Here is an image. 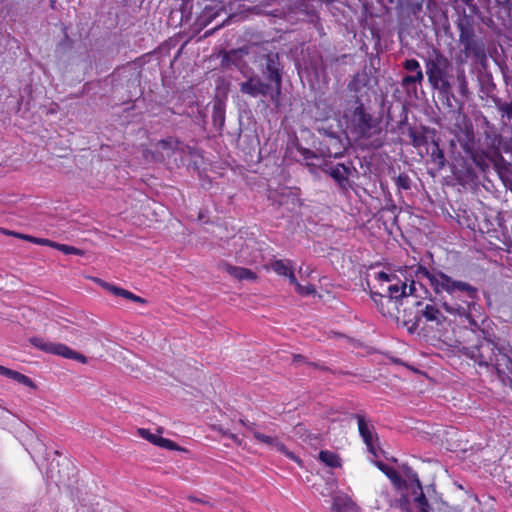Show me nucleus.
<instances>
[{
  "label": "nucleus",
  "instance_id": "obj_1",
  "mask_svg": "<svg viewBox=\"0 0 512 512\" xmlns=\"http://www.w3.org/2000/svg\"><path fill=\"white\" fill-rule=\"evenodd\" d=\"M418 277H425L434 295L439 297L441 308L460 328L472 325L476 320L472 317V308L478 300V289L470 283L457 280L437 268L418 266Z\"/></svg>",
  "mask_w": 512,
  "mask_h": 512
},
{
  "label": "nucleus",
  "instance_id": "obj_2",
  "mask_svg": "<svg viewBox=\"0 0 512 512\" xmlns=\"http://www.w3.org/2000/svg\"><path fill=\"white\" fill-rule=\"evenodd\" d=\"M451 133L459 143L461 152H454L453 173L461 180L476 176V168L485 172L489 168V157L476 148L475 133L470 118L460 110L455 113Z\"/></svg>",
  "mask_w": 512,
  "mask_h": 512
},
{
  "label": "nucleus",
  "instance_id": "obj_3",
  "mask_svg": "<svg viewBox=\"0 0 512 512\" xmlns=\"http://www.w3.org/2000/svg\"><path fill=\"white\" fill-rule=\"evenodd\" d=\"M460 351L470 358L479 367L491 369L498 374L502 361L500 358H509V350L487 337V332L476 322L472 325L459 328V335L456 336Z\"/></svg>",
  "mask_w": 512,
  "mask_h": 512
},
{
  "label": "nucleus",
  "instance_id": "obj_4",
  "mask_svg": "<svg viewBox=\"0 0 512 512\" xmlns=\"http://www.w3.org/2000/svg\"><path fill=\"white\" fill-rule=\"evenodd\" d=\"M347 128L357 140H370L382 133L381 118L374 117L365 107L360 97H356L354 106L345 112Z\"/></svg>",
  "mask_w": 512,
  "mask_h": 512
},
{
  "label": "nucleus",
  "instance_id": "obj_5",
  "mask_svg": "<svg viewBox=\"0 0 512 512\" xmlns=\"http://www.w3.org/2000/svg\"><path fill=\"white\" fill-rule=\"evenodd\" d=\"M426 75L430 86L438 91L439 96L452 107L451 99L454 97L451 84L452 63L440 52L425 60Z\"/></svg>",
  "mask_w": 512,
  "mask_h": 512
},
{
  "label": "nucleus",
  "instance_id": "obj_6",
  "mask_svg": "<svg viewBox=\"0 0 512 512\" xmlns=\"http://www.w3.org/2000/svg\"><path fill=\"white\" fill-rule=\"evenodd\" d=\"M419 293H421V296L415 297L418 300L413 304L415 309L414 317L407 322H413V325L417 327L421 323H432L440 326L447 320L453 321L441 308L439 297L433 296L424 283L420 284Z\"/></svg>",
  "mask_w": 512,
  "mask_h": 512
},
{
  "label": "nucleus",
  "instance_id": "obj_7",
  "mask_svg": "<svg viewBox=\"0 0 512 512\" xmlns=\"http://www.w3.org/2000/svg\"><path fill=\"white\" fill-rule=\"evenodd\" d=\"M456 27L459 32L461 52L465 58H471L476 63L484 65L487 61L486 47L484 41L475 34L473 18L464 15L458 20Z\"/></svg>",
  "mask_w": 512,
  "mask_h": 512
},
{
  "label": "nucleus",
  "instance_id": "obj_8",
  "mask_svg": "<svg viewBox=\"0 0 512 512\" xmlns=\"http://www.w3.org/2000/svg\"><path fill=\"white\" fill-rule=\"evenodd\" d=\"M419 265L422 264L418 263L410 267V270L413 273L411 275V280L405 278V280L402 281L396 277V280L388 283L386 287V291L388 293L387 296L397 305L399 304L400 300L405 297L413 296L415 298L421 296V293H419L420 284H423L422 280H424L425 277H418L417 274Z\"/></svg>",
  "mask_w": 512,
  "mask_h": 512
},
{
  "label": "nucleus",
  "instance_id": "obj_9",
  "mask_svg": "<svg viewBox=\"0 0 512 512\" xmlns=\"http://www.w3.org/2000/svg\"><path fill=\"white\" fill-rule=\"evenodd\" d=\"M265 64L263 74L274 84V91L270 94L272 104L278 108L281 105L282 74L278 53L270 52L264 56Z\"/></svg>",
  "mask_w": 512,
  "mask_h": 512
},
{
  "label": "nucleus",
  "instance_id": "obj_10",
  "mask_svg": "<svg viewBox=\"0 0 512 512\" xmlns=\"http://www.w3.org/2000/svg\"><path fill=\"white\" fill-rule=\"evenodd\" d=\"M239 423L243 425L248 431H250L253 437L260 443H263L268 446H273L277 449L278 452L284 454L286 457L301 465V459L292 451H290L286 445L279 440L277 436H269L264 433H261L256 429V424L254 422H250L246 419H239Z\"/></svg>",
  "mask_w": 512,
  "mask_h": 512
},
{
  "label": "nucleus",
  "instance_id": "obj_11",
  "mask_svg": "<svg viewBox=\"0 0 512 512\" xmlns=\"http://www.w3.org/2000/svg\"><path fill=\"white\" fill-rule=\"evenodd\" d=\"M30 342L34 347L46 353L59 355L66 359H73L83 364L87 362L86 356H84L81 353H78L77 351L72 350L65 344L48 342L39 337L32 338Z\"/></svg>",
  "mask_w": 512,
  "mask_h": 512
},
{
  "label": "nucleus",
  "instance_id": "obj_12",
  "mask_svg": "<svg viewBox=\"0 0 512 512\" xmlns=\"http://www.w3.org/2000/svg\"><path fill=\"white\" fill-rule=\"evenodd\" d=\"M323 171L334 180L342 194H347L352 189L350 177L353 172H356V169L351 162L326 166Z\"/></svg>",
  "mask_w": 512,
  "mask_h": 512
},
{
  "label": "nucleus",
  "instance_id": "obj_13",
  "mask_svg": "<svg viewBox=\"0 0 512 512\" xmlns=\"http://www.w3.org/2000/svg\"><path fill=\"white\" fill-rule=\"evenodd\" d=\"M357 420L358 431L365 443L368 451L375 457L378 458V452L376 448V442L378 441V436L375 433L374 426L369 424L364 415L355 414L353 416Z\"/></svg>",
  "mask_w": 512,
  "mask_h": 512
},
{
  "label": "nucleus",
  "instance_id": "obj_14",
  "mask_svg": "<svg viewBox=\"0 0 512 512\" xmlns=\"http://www.w3.org/2000/svg\"><path fill=\"white\" fill-rule=\"evenodd\" d=\"M271 85L263 82L259 76L253 75L240 84V92L252 98L270 95Z\"/></svg>",
  "mask_w": 512,
  "mask_h": 512
},
{
  "label": "nucleus",
  "instance_id": "obj_15",
  "mask_svg": "<svg viewBox=\"0 0 512 512\" xmlns=\"http://www.w3.org/2000/svg\"><path fill=\"white\" fill-rule=\"evenodd\" d=\"M222 13H226L224 5L221 2H212L203 8L197 17L196 24L204 28Z\"/></svg>",
  "mask_w": 512,
  "mask_h": 512
},
{
  "label": "nucleus",
  "instance_id": "obj_16",
  "mask_svg": "<svg viewBox=\"0 0 512 512\" xmlns=\"http://www.w3.org/2000/svg\"><path fill=\"white\" fill-rule=\"evenodd\" d=\"M371 299L375 303L378 311L385 317H393L395 316L398 306L394 303L387 295H383L378 292L371 291L370 292Z\"/></svg>",
  "mask_w": 512,
  "mask_h": 512
},
{
  "label": "nucleus",
  "instance_id": "obj_17",
  "mask_svg": "<svg viewBox=\"0 0 512 512\" xmlns=\"http://www.w3.org/2000/svg\"><path fill=\"white\" fill-rule=\"evenodd\" d=\"M266 268L271 269L278 276L287 277L290 283H296L293 262L291 260L274 259Z\"/></svg>",
  "mask_w": 512,
  "mask_h": 512
},
{
  "label": "nucleus",
  "instance_id": "obj_18",
  "mask_svg": "<svg viewBox=\"0 0 512 512\" xmlns=\"http://www.w3.org/2000/svg\"><path fill=\"white\" fill-rule=\"evenodd\" d=\"M220 269L227 272L230 276L233 278L239 280V281H256L258 276L257 274L252 271L251 269L234 266L232 264H229L227 262H223L219 265Z\"/></svg>",
  "mask_w": 512,
  "mask_h": 512
},
{
  "label": "nucleus",
  "instance_id": "obj_19",
  "mask_svg": "<svg viewBox=\"0 0 512 512\" xmlns=\"http://www.w3.org/2000/svg\"><path fill=\"white\" fill-rule=\"evenodd\" d=\"M101 285L103 288H105L107 291L112 293L115 296L123 297L127 300H130L135 303L139 304H146L147 300L118 286H115L113 284L107 283V282H101Z\"/></svg>",
  "mask_w": 512,
  "mask_h": 512
},
{
  "label": "nucleus",
  "instance_id": "obj_20",
  "mask_svg": "<svg viewBox=\"0 0 512 512\" xmlns=\"http://www.w3.org/2000/svg\"><path fill=\"white\" fill-rule=\"evenodd\" d=\"M212 124L219 131L225 125V104L220 99H215L213 102Z\"/></svg>",
  "mask_w": 512,
  "mask_h": 512
},
{
  "label": "nucleus",
  "instance_id": "obj_21",
  "mask_svg": "<svg viewBox=\"0 0 512 512\" xmlns=\"http://www.w3.org/2000/svg\"><path fill=\"white\" fill-rule=\"evenodd\" d=\"M500 361L502 362L498 364L500 369L497 376L504 385L509 386L512 389V358H505L502 356Z\"/></svg>",
  "mask_w": 512,
  "mask_h": 512
},
{
  "label": "nucleus",
  "instance_id": "obj_22",
  "mask_svg": "<svg viewBox=\"0 0 512 512\" xmlns=\"http://www.w3.org/2000/svg\"><path fill=\"white\" fill-rule=\"evenodd\" d=\"M2 376L12 379L13 381H15L21 385L27 386L29 388H32V389L36 388V385L31 378H29L28 376H26L16 370H12L10 368L5 367V371L3 372Z\"/></svg>",
  "mask_w": 512,
  "mask_h": 512
},
{
  "label": "nucleus",
  "instance_id": "obj_23",
  "mask_svg": "<svg viewBox=\"0 0 512 512\" xmlns=\"http://www.w3.org/2000/svg\"><path fill=\"white\" fill-rule=\"evenodd\" d=\"M369 78L365 72L357 73L348 83V90L355 94L361 92V90L368 84Z\"/></svg>",
  "mask_w": 512,
  "mask_h": 512
},
{
  "label": "nucleus",
  "instance_id": "obj_24",
  "mask_svg": "<svg viewBox=\"0 0 512 512\" xmlns=\"http://www.w3.org/2000/svg\"><path fill=\"white\" fill-rule=\"evenodd\" d=\"M179 145V140L173 137H168L167 139L159 140L156 143V148L157 150L164 152L167 157H170L174 153V151L178 149Z\"/></svg>",
  "mask_w": 512,
  "mask_h": 512
},
{
  "label": "nucleus",
  "instance_id": "obj_25",
  "mask_svg": "<svg viewBox=\"0 0 512 512\" xmlns=\"http://www.w3.org/2000/svg\"><path fill=\"white\" fill-rule=\"evenodd\" d=\"M319 460L330 468L341 467V458L339 455L329 450H321L319 452Z\"/></svg>",
  "mask_w": 512,
  "mask_h": 512
},
{
  "label": "nucleus",
  "instance_id": "obj_26",
  "mask_svg": "<svg viewBox=\"0 0 512 512\" xmlns=\"http://www.w3.org/2000/svg\"><path fill=\"white\" fill-rule=\"evenodd\" d=\"M426 127H422V131H418L413 127L408 129V135L411 140V144L415 148H419L427 144V137L425 134Z\"/></svg>",
  "mask_w": 512,
  "mask_h": 512
},
{
  "label": "nucleus",
  "instance_id": "obj_27",
  "mask_svg": "<svg viewBox=\"0 0 512 512\" xmlns=\"http://www.w3.org/2000/svg\"><path fill=\"white\" fill-rule=\"evenodd\" d=\"M431 161L438 167V169H442L445 167L446 159L444 156L443 150L440 148L438 142H433V147L430 153Z\"/></svg>",
  "mask_w": 512,
  "mask_h": 512
},
{
  "label": "nucleus",
  "instance_id": "obj_28",
  "mask_svg": "<svg viewBox=\"0 0 512 512\" xmlns=\"http://www.w3.org/2000/svg\"><path fill=\"white\" fill-rule=\"evenodd\" d=\"M456 81L458 84V90L462 97L468 98L469 88L465 70L463 68L457 69Z\"/></svg>",
  "mask_w": 512,
  "mask_h": 512
},
{
  "label": "nucleus",
  "instance_id": "obj_29",
  "mask_svg": "<svg viewBox=\"0 0 512 512\" xmlns=\"http://www.w3.org/2000/svg\"><path fill=\"white\" fill-rule=\"evenodd\" d=\"M495 106L502 119L512 121V101L498 99L495 101Z\"/></svg>",
  "mask_w": 512,
  "mask_h": 512
},
{
  "label": "nucleus",
  "instance_id": "obj_30",
  "mask_svg": "<svg viewBox=\"0 0 512 512\" xmlns=\"http://www.w3.org/2000/svg\"><path fill=\"white\" fill-rule=\"evenodd\" d=\"M423 79V71L422 69H419L413 72V74L404 76L401 81V86L408 89L411 85L421 84L423 82Z\"/></svg>",
  "mask_w": 512,
  "mask_h": 512
},
{
  "label": "nucleus",
  "instance_id": "obj_31",
  "mask_svg": "<svg viewBox=\"0 0 512 512\" xmlns=\"http://www.w3.org/2000/svg\"><path fill=\"white\" fill-rule=\"evenodd\" d=\"M12 234L14 236L18 237V238L27 240V241H29L31 243L39 244V245H44V246H49V247H52V248H55V245L57 244V242H54L52 240L45 239V238H37V237H34V236L20 234V233H12Z\"/></svg>",
  "mask_w": 512,
  "mask_h": 512
},
{
  "label": "nucleus",
  "instance_id": "obj_32",
  "mask_svg": "<svg viewBox=\"0 0 512 512\" xmlns=\"http://www.w3.org/2000/svg\"><path fill=\"white\" fill-rule=\"evenodd\" d=\"M55 249L61 251L65 255H78V256H83L84 255V251L83 250H81V249H79L77 247H74V246L67 245V244L57 243L55 245Z\"/></svg>",
  "mask_w": 512,
  "mask_h": 512
},
{
  "label": "nucleus",
  "instance_id": "obj_33",
  "mask_svg": "<svg viewBox=\"0 0 512 512\" xmlns=\"http://www.w3.org/2000/svg\"><path fill=\"white\" fill-rule=\"evenodd\" d=\"M395 185L398 189L409 190L411 188V179L406 173H401L395 178Z\"/></svg>",
  "mask_w": 512,
  "mask_h": 512
},
{
  "label": "nucleus",
  "instance_id": "obj_34",
  "mask_svg": "<svg viewBox=\"0 0 512 512\" xmlns=\"http://www.w3.org/2000/svg\"><path fill=\"white\" fill-rule=\"evenodd\" d=\"M295 286L296 292L301 296H309L316 293L315 287L311 284L303 286L297 280L296 283H291Z\"/></svg>",
  "mask_w": 512,
  "mask_h": 512
},
{
  "label": "nucleus",
  "instance_id": "obj_35",
  "mask_svg": "<svg viewBox=\"0 0 512 512\" xmlns=\"http://www.w3.org/2000/svg\"><path fill=\"white\" fill-rule=\"evenodd\" d=\"M376 466L383 472L385 473L391 480L393 481H397L399 479V474L398 472L387 466L386 464H384L383 462L381 461H377L376 462Z\"/></svg>",
  "mask_w": 512,
  "mask_h": 512
},
{
  "label": "nucleus",
  "instance_id": "obj_36",
  "mask_svg": "<svg viewBox=\"0 0 512 512\" xmlns=\"http://www.w3.org/2000/svg\"><path fill=\"white\" fill-rule=\"evenodd\" d=\"M138 434L145 440L149 441L150 443L154 445H158V439L161 438V436L151 433L148 429L140 428L138 429Z\"/></svg>",
  "mask_w": 512,
  "mask_h": 512
},
{
  "label": "nucleus",
  "instance_id": "obj_37",
  "mask_svg": "<svg viewBox=\"0 0 512 512\" xmlns=\"http://www.w3.org/2000/svg\"><path fill=\"white\" fill-rule=\"evenodd\" d=\"M157 446L164 448V449L172 450V451L181 450V448L177 445V443H175L174 441H172L170 439L163 438L162 436L160 439H158Z\"/></svg>",
  "mask_w": 512,
  "mask_h": 512
},
{
  "label": "nucleus",
  "instance_id": "obj_38",
  "mask_svg": "<svg viewBox=\"0 0 512 512\" xmlns=\"http://www.w3.org/2000/svg\"><path fill=\"white\" fill-rule=\"evenodd\" d=\"M403 68L408 71V72H415L419 69H421V66H420V63L418 60L414 59V58H411V59H406L404 62H403Z\"/></svg>",
  "mask_w": 512,
  "mask_h": 512
},
{
  "label": "nucleus",
  "instance_id": "obj_39",
  "mask_svg": "<svg viewBox=\"0 0 512 512\" xmlns=\"http://www.w3.org/2000/svg\"><path fill=\"white\" fill-rule=\"evenodd\" d=\"M396 275L395 274H388L386 272H379L377 273V276H376V279L381 282V284H383L384 282L386 283H390V282H393L394 280H396Z\"/></svg>",
  "mask_w": 512,
  "mask_h": 512
},
{
  "label": "nucleus",
  "instance_id": "obj_40",
  "mask_svg": "<svg viewBox=\"0 0 512 512\" xmlns=\"http://www.w3.org/2000/svg\"><path fill=\"white\" fill-rule=\"evenodd\" d=\"M294 431H295V434L301 438L308 436V431H307L306 427L301 423H298L297 425H295Z\"/></svg>",
  "mask_w": 512,
  "mask_h": 512
},
{
  "label": "nucleus",
  "instance_id": "obj_41",
  "mask_svg": "<svg viewBox=\"0 0 512 512\" xmlns=\"http://www.w3.org/2000/svg\"><path fill=\"white\" fill-rule=\"evenodd\" d=\"M51 478H55V482L57 483V485H61V484H65L66 480L69 478V476L67 475L66 477L61 475L60 474V471H58V476L55 477V475L53 474V468L51 469Z\"/></svg>",
  "mask_w": 512,
  "mask_h": 512
},
{
  "label": "nucleus",
  "instance_id": "obj_42",
  "mask_svg": "<svg viewBox=\"0 0 512 512\" xmlns=\"http://www.w3.org/2000/svg\"><path fill=\"white\" fill-rule=\"evenodd\" d=\"M235 53H236V50H231L229 52H224V54L222 56V60H221L222 66H228V63L230 61V55L231 54H235Z\"/></svg>",
  "mask_w": 512,
  "mask_h": 512
},
{
  "label": "nucleus",
  "instance_id": "obj_43",
  "mask_svg": "<svg viewBox=\"0 0 512 512\" xmlns=\"http://www.w3.org/2000/svg\"><path fill=\"white\" fill-rule=\"evenodd\" d=\"M228 438L233 441L237 446H241L243 444V439L240 438L237 434L230 433Z\"/></svg>",
  "mask_w": 512,
  "mask_h": 512
},
{
  "label": "nucleus",
  "instance_id": "obj_44",
  "mask_svg": "<svg viewBox=\"0 0 512 512\" xmlns=\"http://www.w3.org/2000/svg\"><path fill=\"white\" fill-rule=\"evenodd\" d=\"M225 22L226 21H223L221 24L217 25L215 28L206 31L205 34H204V37H208V36L212 35L216 30H218L219 28L223 27Z\"/></svg>",
  "mask_w": 512,
  "mask_h": 512
},
{
  "label": "nucleus",
  "instance_id": "obj_45",
  "mask_svg": "<svg viewBox=\"0 0 512 512\" xmlns=\"http://www.w3.org/2000/svg\"><path fill=\"white\" fill-rule=\"evenodd\" d=\"M384 144V141L383 139H380V138H376L373 140V142L371 143L372 147L374 148H380L382 147Z\"/></svg>",
  "mask_w": 512,
  "mask_h": 512
},
{
  "label": "nucleus",
  "instance_id": "obj_46",
  "mask_svg": "<svg viewBox=\"0 0 512 512\" xmlns=\"http://www.w3.org/2000/svg\"><path fill=\"white\" fill-rule=\"evenodd\" d=\"M216 430L223 436V437H226L228 438L229 434L231 433L229 430L227 429H224L222 427H218L216 428Z\"/></svg>",
  "mask_w": 512,
  "mask_h": 512
},
{
  "label": "nucleus",
  "instance_id": "obj_47",
  "mask_svg": "<svg viewBox=\"0 0 512 512\" xmlns=\"http://www.w3.org/2000/svg\"><path fill=\"white\" fill-rule=\"evenodd\" d=\"M304 359H305L304 356L301 354H296L293 356V361H295V362H302V361H304Z\"/></svg>",
  "mask_w": 512,
  "mask_h": 512
},
{
  "label": "nucleus",
  "instance_id": "obj_48",
  "mask_svg": "<svg viewBox=\"0 0 512 512\" xmlns=\"http://www.w3.org/2000/svg\"><path fill=\"white\" fill-rule=\"evenodd\" d=\"M309 364H310L311 366H313V367H315V368H318V369H321V370H323V371H327V370H328V368H327V367H325V366H321V365H319V364H317V363H309Z\"/></svg>",
  "mask_w": 512,
  "mask_h": 512
},
{
  "label": "nucleus",
  "instance_id": "obj_49",
  "mask_svg": "<svg viewBox=\"0 0 512 512\" xmlns=\"http://www.w3.org/2000/svg\"><path fill=\"white\" fill-rule=\"evenodd\" d=\"M4 371H5V366L0 365V375H3Z\"/></svg>",
  "mask_w": 512,
  "mask_h": 512
},
{
  "label": "nucleus",
  "instance_id": "obj_50",
  "mask_svg": "<svg viewBox=\"0 0 512 512\" xmlns=\"http://www.w3.org/2000/svg\"><path fill=\"white\" fill-rule=\"evenodd\" d=\"M339 157H342V153H335L334 154V158H339Z\"/></svg>",
  "mask_w": 512,
  "mask_h": 512
},
{
  "label": "nucleus",
  "instance_id": "obj_51",
  "mask_svg": "<svg viewBox=\"0 0 512 512\" xmlns=\"http://www.w3.org/2000/svg\"><path fill=\"white\" fill-rule=\"evenodd\" d=\"M131 101V98H128L127 100H124L123 103Z\"/></svg>",
  "mask_w": 512,
  "mask_h": 512
}]
</instances>
